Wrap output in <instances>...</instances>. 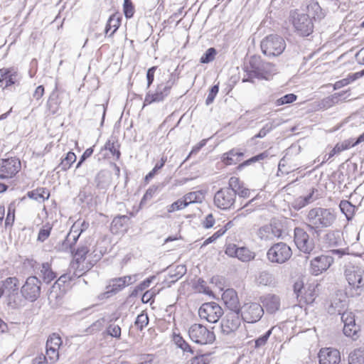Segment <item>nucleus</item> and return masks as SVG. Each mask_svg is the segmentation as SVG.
<instances>
[{"label": "nucleus", "mask_w": 364, "mask_h": 364, "mask_svg": "<svg viewBox=\"0 0 364 364\" xmlns=\"http://www.w3.org/2000/svg\"><path fill=\"white\" fill-rule=\"evenodd\" d=\"M244 70L246 75L242 78V82H253V79L269 80L270 77L277 73L276 65L272 63L264 62L260 57L252 56L249 64L245 65Z\"/></svg>", "instance_id": "f257e3e1"}, {"label": "nucleus", "mask_w": 364, "mask_h": 364, "mask_svg": "<svg viewBox=\"0 0 364 364\" xmlns=\"http://www.w3.org/2000/svg\"><path fill=\"white\" fill-rule=\"evenodd\" d=\"M336 213L333 208L315 207L310 209L306 216L309 230L316 232L331 227L336 220Z\"/></svg>", "instance_id": "f03ea898"}, {"label": "nucleus", "mask_w": 364, "mask_h": 364, "mask_svg": "<svg viewBox=\"0 0 364 364\" xmlns=\"http://www.w3.org/2000/svg\"><path fill=\"white\" fill-rule=\"evenodd\" d=\"M364 270L361 267L348 265L345 270V276L350 286L352 296H360L364 291L363 276Z\"/></svg>", "instance_id": "7ed1b4c3"}, {"label": "nucleus", "mask_w": 364, "mask_h": 364, "mask_svg": "<svg viewBox=\"0 0 364 364\" xmlns=\"http://www.w3.org/2000/svg\"><path fill=\"white\" fill-rule=\"evenodd\" d=\"M260 47L263 54L268 57H275L284 52L286 42L282 36L271 34L261 41Z\"/></svg>", "instance_id": "20e7f679"}, {"label": "nucleus", "mask_w": 364, "mask_h": 364, "mask_svg": "<svg viewBox=\"0 0 364 364\" xmlns=\"http://www.w3.org/2000/svg\"><path fill=\"white\" fill-rule=\"evenodd\" d=\"M175 82V77L173 74H170L168 80L165 83L161 82L159 84L154 92H149L146 93L144 99V105L163 102L169 95Z\"/></svg>", "instance_id": "39448f33"}, {"label": "nucleus", "mask_w": 364, "mask_h": 364, "mask_svg": "<svg viewBox=\"0 0 364 364\" xmlns=\"http://www.w3.org/2000/svg\"><path fill=\"white\" fill-rule=\"evenodd\" d=\"M291 256V247L283 242L274 244L267 252L268 261L278 264L287 262Z\"/></svg>", "instance_id": "423d86ee"}, {"label": "nucleus", "mask_w": 364, "mask_h": 364, "mask_svg": "<svg viewBox=\"0 0 364 364\" xmlns=\"http://www.w3.org/2000/svg\"><path fill=\"white\" fill-rule=\"evenodd\" d=\"M188 335L192 341L200 345L210 344L215 340L213 331L200 323H194L188 330Z\"/></svg>", "instance_id": "0eeeda50"}, {"label": "nucleus", "mask_w": 364, "mask_h": 364, "mask_svg": "<svg viewBox=\"0 0 364 364\" xmlns=\"http://www.w3.org/2000/svg\"><path fill=\"white\" fill-rule=\"evenodd\" d=\"M41 292V282L36 276L28 277L21 287L22 296L31 302L36 301Z\"/></svg>", "instance_id": "6e6552de"}, {"label": "nucleus", "mask_w": 364, "mask_h": 364, "mask_svg": "<svg viewBox=\"0 0 364 364\" xmlns=\"http://www.w3.org/2000/svg\"><path fill=\"white\" fill-rule=\"evenodd\" d=\"M263 314V307L256 302L246 303L240 309V316L242 319L250 323L259 321Z\"/></svg>", "instance_id": "1a4fd4ad"}, {"label": "nucleus", "mask_w": 364, "mask_h": 364, "mask_svg": "<svg viewBox=\"0 0 364 364\" xmlns=\"http://www.w3.org/2000/svg\"><path fill=\"white\" fill-rule=\"evenodd\" d=\"M223 314V309L215 302L204 303L198 309L200 318L213 323L218 322Z\"/></svg>", "instance_id": "9d476101"}, {"label": "nucleus", "mask_w": 364, "mask_h": 364, "mask_svg": "<svg viewBox=\"0 0 364 364\" xmlns=\"http://www.w3.org/2000/svg\"><path fill=\"white\" fill-rule=\"evenodd\" d=\"M236 196L234 191L222 188L215 194L214 204L221 210L234 208Z\"/></svg>", "instance_id": "9b49d317"}, {"label": "nucleus", "mask_w": 364, "mask_h": 364, "mask_svg": "<svg viewBox=\"0 0 364 364\" xmlns=\"http://www.w3.org/2000/svg\"><path fill=\"white\" fill-rule=\"evenodd\" d=\"M21 161L16 157L0 159V179H9L21 170Z\"/></svg>", "instance_id": "f8f14e48"}, {"label": "nucleus", "mask_w": 364, "mask_h": 364, "mask_svg": "<svg viewBox=\"0 0 364 364\" xmlns=\"http://www.w3.org/2000/svg\"><path fill=\"white\" fill-rule=\"evenodd\" d=\"M292 18L294 27L300 35L308 36L313 32L314 25L308 14L295 12Z\"/></svg>", "instance_id": "ddd939ff"}, {"label": "nucleus", "mask_w": 364, "mask_h": 364, "mask_svg": "<svg viewBox=\"0 0 364 364\" xmlns=\"http://www.w3.org/2000/svg\"><path fill=\"white\" fill-rule=\"evenodd\" d=\"M294 242L297 248L305 254H310L315 247L314 240L301 228L294 229Z\"/></svg>", "instance_id": "4468645a"}, {"label": "nucleus", "mask_w": 364, "mask_h": 364, "mask_svg": "<svg viewBox=\"0 0 364 364\" xmlns=\"http://www.w3.org/2000/svg\"><path fill=\"white\" fill-rule=\"evenodd\" d=\"M241 324L240 311H230L225 316L220 323L221 332L229 336L235 333Z\"/></svg>", "instance_id": "2eb2a0df"}, {"label": "nucleus", "mask_w": 364, "mask_h": 364, "mask_svg": "<svg viewBox=\"0 0 364 364\" xmlns=\"http://www.w3.org/2000/svg\"><path fill=\"white\" fill-rule=\"evenodd\" d=\"M225 254L231 257H236L243 262H250L255 257L254 252L247 247H239L235 244H229L226 246Z\"/></svg>", "instance_id": "dca6fc26"}, {"label": "nucleus", "mask_w": 364, "mask_h": 364, "mask_svg": "<svg viewBox=\"0 0 364 364\" xmlns=\"http://www.w3.org/2000/svg\"><path fill=\"white\" fill-rule=\"evenodd\" d=\"M341 321L344 323L343 333L353 340L356 341L359 338L358 333L360 332L358 326L355 325V318L352 312L343 311L341 314Z\"/></svg>", "instance_id": "f3484780"}, {"label": "nucleus", "mask_w": 364, "mask_h": 364, "mask_svg": "<svg viewBox=\"0 0 364 364\" xmlns=\"http://www.w3.org/2000/svg\"><path fill=\"white\" fill-rule=\"evenodd\" d=\"M333 262V258L330 255H321L312 259L310 262V272L317 276L326 271Z\"/></svg>", "instance_id": "a211bd4d"}, {"label": "nucleus", "mask_w": 364, "mask_h": 364, "mask_svg": "<svg viewBox=\"0 0 364 364\" xmlns=\"http://www.w3.org/2000/svg\"><path fill=\"white\" fill-rule=\"evenodd\" d=\"M318 357L320 364H338L341 361L339 350L332 348H321Z\"/></svg>", "instance_id": "6ab92c4d"}, {"label": "nucleus", "mask_w": 364, "mask_h": 364, "mask_svg": "<svg viewBox=\"0 0 364 364\" xmlns=\"http://www.w3.org/2000/svg\"><path fill=\"white\" fill-rule=\"evenodd\" d=\"M260 301L262 304L263 309H266L268 314H274L279 310L281 306V299L278 295L268 294L260 297Z\"/></svg>", "instance_id": "aec40b11"}, {"label": "nucleus", "mask_w": 364, "mask_h": 364, "mask_svg": "<svg viewBox=\"0 0 364 364\" xmlns=\"http://www.w3.org/2000/svg\"><path fill=\"white\" fill-rule=\"evenodd\" d=\"M137 275L125 276L122 277L115 278L111 280L108 287V291L116 293L123 289L126 286H129L134 283L137 279Z\"/></svg>", "instance_id": "412c9836"}, {"label": "nucleus", "mask_w": 364, "mask_h": 364, "mask_svg": "<svg viewBox=\"0 0 364 364\" xmlns=\"http://www.w3.org/2000/svg\"><path fill=\"white\" fill-rule=\"evenodd\" d=\"M222 299L230 311H240L237 294L234 289H226L222 294Z\"/></svg>", "instance_id": "4be33fe9"}, {"label": "nucleus", "mask_w": 364, "mask_h": 364, "mask_svg": "<svg viewBox=\"0 0 364 364\" xmlns=\"http://www.w3.org/2000/svg\"><path fill=\"white\" fill-rule=\"evenodd\" d=\"M282 230L272 225H267L261 227L257 232L258 237L262 240H272L275 237H279Z\"/></svg>", "instance_id": "5701e85b"}, {"label": "nucleus", "mask_w": 364, "mask_h": 364, "mask_svg": "<svg viewBox=\"0 0 364 364\" xmlns=\"http://www.w3.org/2000/svg\"><path fill=\"white\" fill-rule=\"evenodd\" d=\"M77 231L72 230L70 231L65 239L63 241L62 244L58 245L56 248L58 251L62 252H73L75 250L74 245L76 244L80 234H76Z\"/></svg>", "instance_id": "b1692460"}, {"label": "nucleus", "mask_w": 364, "mask_h": 364, "mask_svg": "<svg viewBox=\"0 0 364 364\" xmlns=\"http://www.w3.org/2000/svg\"><path fill=\"white\" fill-rule=\"evenodd\" d=\"M318 198V190L312 188L311 192L306 196H301L296 198L292 203L295 210H300L306 205L313 203Z\"/></svg>", "instance_id": "393cba45"}, {"label": "nucleus", "mask_w": 364, "mask_h": 364, "mask_svg": "<svg viewBox=\"0 0 364 364\" xmlns=\"http://www.w3.org/2000/svg\"><path fill=\"white\" fill-rule=\"evenodd\" d=\"M363 141H364V133L360 134L359 136V137L356 139V141L352 144L350 141H348V142L346 141L345 144H342L341 145L336 144V146L331 151V152L328 154H326L324 156L322 162L321 163V165L323 164L325 161H328L335 154L340 153L341 151H342L345 149H347L350 147H353V146H355L356 144L362 142Z\"/></svg>", "instance_id": "a878e982"}, {"label": "nucleus", "mask_w": 364, "mask_h": 364, "mask_svg": "<svg viewBox=\"0 0 364 364\" xmlns=\"http://www.w3.org/2000/svg\"><path fill=\"white\" fill-rule=\"evenodd\" d=\"M325 241L329 246L340 247L344 244L343 232L340 230L329 231L325 235Z\"/></svg>", "instance_id": "bb28decb"}, {"label": "nucleus", "mask_w": 364, "mask_h": 364, "mask_svg": "<svg viewBox=\"0 0 364 364\" xmlns=\"http://www.w3.org/2000/svg\"><path fill=\"white\" fill-rule=\"evenodd\" d=\"M5 81L4 89L13 85L17 81V73L9 68L0 69V83Z\"/></svg>", "instance_id": "cd10ccee"}, {"label": "nucleus", "mask_w": 364, "mask_h": 364, "mask_svg": "<svg viewBox=\"0 0 364 364\" xmlns=\"http://www.w3.org/2000/svg\"><path fill=\"white\" fill-rule=\"evenodd\" d=\"M347 307V301L346 299H341L338 297H334L330 302L328 308V312L330 314H338L341 315L346 311Z\"/></svg>", "instance_id": "c85d7f7f"}, {"label": "nucleus", "mask_w": 364, "mask_h": 364, "mask_svg": "<svg viewBox=\"0 0 364 364\" xmlns=\"http://www.w3.org/2000/svg\"><path fill=\"white\" fill-rule=\"evenodd\" d=\"M309 16L311 15L314 20H321L326 16V12L321 9L318 3L311 0L307 5Z\"/></svg>", "instance_id": "c756f323"}, {"label": "nucleus", "mask_w": 364, "mask_h": 364, "mask_svg": "<svg viewBox=\"0 0 364 364\" xmlns=\"http://www.w3.org/2000/svg\"><path fill=\"white\" fill-rule=\"evenodd\" d=\"M38 275L43 282L48 284L56 277V274L52 270L50 264L48 262L42 263L38 267Z\"/></svg>", "instance_id": "7c9ffc66"}, {"label": "nucleus", "mask_w": 364, "mask_h": 364, "mask_svg": "<svg viewBox=\"0 0 364 364\" xmlns=\"http://www.w3.org/2000/svg\"><path fill=\"white\" fill-rule=\"evenodd\" d=\"M4 294L6 296L18 290V279L14 277H8L0 282Z\"/></svg>", "instance_id": "2f4dec72"}, {"label": "nucleus", "mask_w": 364, "mask_h": 364, "mask_svg": "<svg viewBox=\"0 0 364 364\" xmlns=\"http://www.w3.org/2000/svg\"><path fill=\"white\" fill-rule=\"evenodd\" d=\"M243 153L233 149L227 153L223 154L222 161L227 166L236 164L241 161Z\"/></svg>", "instance_id": "473e14b6"}, {"label": "nucleus", "mask_w": 364, "mask_h": 364, "mask_svg": "<svg viewBox=\"0 0 364 364\" xmlns=\"http://www.w3.org/2000/svg\"><path fill=\"white\" fill-rule=\"evenodd\" d=\"M346 94V92L335 93L331 96L323 98L319 102V107L321 109H327L333 105L338 103L341 100V97Z\"/></svg>", "instance_id": "72a5a7b5"}, {"label": "nucleus", "mask_w": 364, "mask_h": 364, "mask_svg": "<svg viewBox=\"0 0 364 364\" xmlns=\"http://www.w3.org/2000/svg\"><path fill=\"white\" fill-rule=\"evenodd\" d=\"M28 198L38 201H44L50 197L49 191L45 188H38L27 193Z\"/></svg>", "instance_id": "f704fd0d"}, {"label": "nucleus", "mask_w": 364, "mask_h": 364, "mask_svg": "<svg viewBox=\"0 0 364 364\" xmlns=\"http://www.w3.org/2000/svg\"><path fill=\"white\" fill-rule=\"evenodd\" d=\"M6 296L7 305L11 309H17L23 305V300L22 295L19 294L18 290Z\"/></svg>", "instance_id": "c9c22d12"}, {"label": "nucleus", "mask_w": 364, "mask_h": 364, "mask_svg": "<svg viewBox=\"0 0 364 364\" xmlns=\"http://www.w3.org/2000/svg\"><path fill=\"white\" fill-rule=\"evenodd\" d=\"M121 23V18L117 14H112L109 18L106 27L105 33L107 34L111 29H113L110 33L109 36H112L119 28Z\"/></svg>", "instance_id": "e433bc0d"}, {"label": "nucleus", "mask_w": 364, "mask_h": 364, "mask_svg": "<svg viewBox=\"0 0 364 364\" xmlns=\"http://www.w3.org/2000/svg\"><path fill=\"white\" fill-rule=\"evenodd\" d=\"M339 208L348 220L352 219L355 210L358 208L348 200H341L339 204Z\"/></svg>", "instance_id": "4c0bfd02"}, {"label": "nucleus", "mask_w": 364, "mask_h": 364, "mask_svg": "<svg viewBox=\"0 0 364 364\" xmlns=\"http://www.w3.org/2000/svg\"><path fill=\"white\" fill-rule=\"evenodd\" d=\"M90 244H88L86 242L83 245H80L76 250L75 253V257L76 260V263H73L71 265V268H75V264H78L80 262V260H83L85 258L86 255L90 251Z\"/></svg>", "instance_id": "58836bf2"}, {"label": "nucleus", "mask_w": 364, "mask_h": 364, "mask_svg": "<svg viewBox=\"0 0 364 364\" xmlns=\"http://www.w3.org/2000/svg\"><path fill=\"white\" fill-rule=\"evenodd\" d=\"M257 282L264 286H272L275 284V278L273 274L268 271H262L259 274Z\"/></svg>", "instance_id": "ea45409f"}, {"label": "nucleus", "mask_w": 364, "mask_h": 364, "mask_svg": "<svg viewBox=\"0 0 364 364\" xmlns=\"http://www.w3.org/2000/svg\"><path fill=\"white\" fill-rule=\"evenodd\" d=\"M349 364H364V349L358 348L350 353Z\"/></svg>", "instance_id": "a19ab883"}, {"label": "nucleus", "mask_w": 364, "mask_h": 364, "mask_svg": "<svg viewBox=\"0 0 364 364\" xmlns=\"http://www.w3.org/2000/svg\"><path fill=\"white\" fill-rule=\"evenodd\" d=\"M76 161V156L75 154L72 152L69 151L65 158L62 159L60 164L58 166V168L63 171H65L68 170L71 165Z\"/></svg>", "instance_id": "79ce46f5"}, {"label": "nucleus", "mask_w": 364, "mask_h": 364, "mask_svg": "<svg viewBox=\"0 0 364 364\" xmlns=\"http://www.w3.org/2000/svg\"><path fill=\"white\" fill-rule=\"evenodd\" d=\"M129 220L127 215H119L115 217L111 223V230L112 232H117L122 228Z\"/></svg>", "instance_id": "37998d69"}, {"label": "nucleus", "mask_w": 364, "mask_h": 364, "mask_svg": "<svg viewBox=\"0 0 364 364\" xmlns=\"http://www.w3.org/2000/svg\"><path fill=\"white\" fill-rule=\"evenodd\" d=\"M173 341L177 347L183 350V351L193 354L192 348L179 334H173Z\"/></svg>", "instance_id": "c03bdc74"}, {"label": "nucleus", "mask_w": 364, "mask_h": 364, "mask_svg": "<svg viewBox=\"0 0 364 364\" xmlns=\"http://www.w3.org/2000/svg\"><path fill=\"white\" fill-rule=\"evenodd\" d=\"M52 229L53 225L50 223L44 224L38 232L37 240L41 242L46 241L49 237Z\"/></svg>", "instance_id": "a18cd8bd"}, {"label": "nucleus", "mask_w": 364, "mask_h": 364, "mask_svg": "<svg viewBox=\"0 0 364 364\" xmlns=\"http://www.w3.org/2000/svg\"><path fill=\"white\" fill-rule=\"evenodd\" d=\"M119 147V145L117 141L114 139L108 140L105 145V149L109 150L113 156H116L117 160L119 159L121 155Z\"/></svg>", "instance_id": "49530a36"}, {"label": "nucleus", "mask_w": 364, "mask_h": 364, "mask_svg": "<svg viewBox=\"0 0 364 364\" xmlns=\"http://www.w3.org/2000/svg\"><path fill=\"white\" fill-rule=\"evenodd\" d=\"M82 274L83 272H82V270H76L73 273V275H70V274H64L58 278V279L55 282V284H57L59 287H60L67 282L72 280L73 277H80Z\"/></svg>", "instance_id": "de8ad7c7"}, {"label": "nucleus", "mask_w": 364, "mask_h": 364, "mask_svg": "<svg viewBox=\"0 0 364 364\" xmlns=\"http://www.w3.org/2000/svg\"><path fill=\"white\" fill-rule=\"evenodd\" d=\"M186 272V267L184 265H178L173 272H169V277L172 279L171 282H175L181 278Z\"/></svg>", "instance_id": "09e8293b"}, {"label": "nucleus", "mask_w": 364, "mask_h": 364, "mask_svg": "<svg viewBox=\"0 0 364 364\" xmlns=\"http://www.w3.org/2000/svg\"><path fill=\"white\" fill-rule=\"evenodd\" d=\"M61 344V338L58 335L53 333L47 340L46 348L59 349Z\"/></svg>", "instance_id": "8fccbe9b"}, {"label": "nucleus", "mask_w": 364, "mask_h": 364, "mask_svg": "<svg viewBox=\"0 0 364 364\" xmlns=\"http://www.w3.org/2000/svg\"><path fill=\"white\" fill-rule=\"evenodd\" d=\"M210 353L197 355L191 360V364H209Z\"/></svg>", "instance_id": "3c124183"}, {"label": "nucleus", "mask_w": 364, "mask_h": 364, "mask_svg": "<svg viewBox=\"0 0 364 364\" xmlns=\"http://www.w3.org/2000/svg\"><path fill=\"white\" fill-rule=\"evenodd\" d=\"M149 323V317L146 314L141 313L137 316L134 322L135 326L140 331H142Z\"/></svg>", "instance_id": "603ef678"}, {"label": "nucleus", "mask_w": 364, "mask_h": 364, "mask_svg": "<svg viewBox=\"0 0 364 364\" xmlns=\"http://www.w3.org/2000/svg\"><path fill=\"white\" fill-rule=\"evenodd\" d=\"M217 52L214 48H208L205 53L201 56L200 62L201 63H209L215 59Z\"/></svg>", "instance_id": "864d4df0"}, {"label": "nucleus", "mask_w": 364, "mask_h": 364, "mask_svg": "<svg viewBox=\"0 0 364 364\" xmlns=\"http://www.w3.org/2000/svg\"><path fill=\"white\" fill-rule=\"evenodd\" d=\"M297 99V96L293 93L287 94L282 97L277 99L275 102V105L277 106H280L286 104L292 103L296 101Z\"/></svg>", "instance_id": "5fc2aeb1"}, {"label": "nucleus", "mask_w": 364, "mask_h": 364, "mask_svg": "<svg viewBox=\"0 0 364 364\" xmlns=\"http://www.w3.org/2000/svg\"><path fill=\"white\" fill-rule=\"evenodd\" d=\"M242 186L243 184L240 182L237 177L232 176L229 179L228 186L225 187V188L234 191L237 195V191H238L240 188H242Z\"/></svg>", "instance_id": "6e6d98bb"}, {"label": "nucleus", "mask_w": 364, "mask_h": 364, "mask_svg": "<svg viewBox=\"0 0 364 364\" xmlns=\"http://www.w3.org/2000/svg\"><path fill=\"white\" fill-rule=\"evenodd\" d=\"M107 333L113 338H120L121 328L117 324L110 323L107 328Z\"/></svg>", "instance_id": "4d7b16f0"}, {"label": "nucleus", "mask_w": 364, "mask_h": 364, "mask_svg": "<svg viewBox=\"0 0 364 364\" xmlns=\"http://www.w3.org/2000/svg\"><path fill=\"white\" fill-rule=\"evenodd\" d=\"M89 226L90 224L88 222H86L85 220H77L72 226L70 231L75 230L77 231L76 234L80 235L82 232L85 231L89 228Z\"/></svg>", "instance_id": "13d9d810"}, {"label": "nucleus", "mask_w": 364, "mask_h": 364, "mask_svg": "<svg viewBox=\"0 0 364 364\" xmlns=\"http://www.w3.org/2000/svg\"><path fill=\"white\" fill-rule=\"evenodd\" d=\"M267 156H268V154L266 152L261 153L257 156H255L250 158L248 160H246L243 163L240 164L238 166V168L241 169L242 168H243L246 166H248V165L251 164L252 163H255L256 161L263 160L264 159L267 158Z\"/></svg>", "instance_id": "bf43d9fd"}, {"label": "nucleus", "mask_w": 364, "mask_h": 364, "mask_svg": "<svg viewBox=\"0 0 364 364\" xmlns=\"http://www.w3.org/2000/svg\"><path fill=\"white\" fill-rule=\"evenodd\" d=\"M158 186H151V187H149L144 193L141 200V203L143 204L145 203L146 201L150 200L154 197V196L158 192Z\"/></svg>", "instance_id": "052dcab7"}, {"label": "nucleus", "mask_w": 364, "mask_h": 364, "mask_svg": "<svg viewBox=\"0 0 364 364\" xmlns=\"http://www.w3.org/2000/svg\"><path fill=\"white\" fill-rule=\"evenodd\" d=\"M275 127L276 125L274 124V122H268L259 130V133L256 134L254 138H263Z\"/></svg>", "instance_id": "680f3d73"}, {"label": "nucleus", "mask_w": 364, "mask_h": 364, "mask_svg": "<svg viewBox=\"0 0 364 364\" xmlns=\"http://www.w3.org/2000/svg\"><path fill=\"white\" fill-rule=\"evenodd\" d=\"M187 206V203L184 202L183 198L178 199L176 202L173 203L171 205L167 207V211L168 213H172L176 210H179L185 208Z\"/></svg>", "instance_id": "e2e57ef3"}, {"label": "nucleus", "mask_w": 364, "mask_h": 364, "mask_svg": "<svg viewBox=\"0 0 364 364\" xmlns=\"http://www.w3.org/2000/svg\"><path fill=\"white\" fill-rule=\"evenodd\" d=\"M316 296V294L314 287H309L304 293V299L305 303L307 304H312L315 300Z\"/></svg>", "instance_id": "0e129e2a"}, {"label": "nucleus", "mask_w": 364, "mask_h": 364, "mask_svg": "<svg viewBox=\"0 0 364 364\" xmlns=\"http://www.w3.org/2000/svg\"><path fill=\"white\" fill-rule=\"evenodd\" d=\"M219 92V84L213 85L209 90L208 97L205 100V105H210L215 100V97Z\"/></svg>", "instance_id": "69168bd1"}, {"label": "nucleus", "mask_w": 364, "mask_h": 364, "mask_svg": "<svg viewBox=\"0 0 364 364\" xmlns=\"http://www.w3.org/2000/svg\"><path fill=\"white\" fill-rule=\"evenodd\" d=\"M183 200L187 203V206L193 203L200 201V195L197 192H191L183 196Z\"/></svg>", "instance_id": "338daca9"}, {"label": "nucleus", "mask_w": 364, "mask_h": 364, "mask_svg": "<svg viewBox=\"0 0 364 364\" xmlns=\"http://www.w3.org/2000/svg\"><path fill=\"white\" fill-rule=\"evenodd\" d=\"M124 13L127 18H130L134 14V9L131 0L124 1Z\"/></svg>", "instance_id": "774afa93"}]
</instances>
